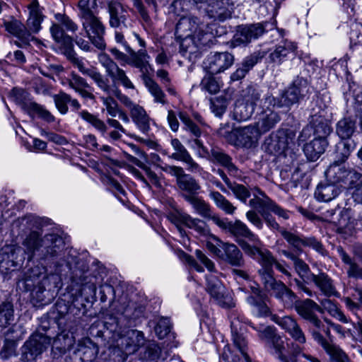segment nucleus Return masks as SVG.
<instances>
[{
  "mask_svg": "<svg viewBox=\"0 0 362 362\" xmlns=\"http://www.w3.org/2000/svg\"><path fill=\"white\" fill-rule=\"evenodd\" d=\"M337 251L342 262L346 265V272L348 278L362 280V267L341 247H338Z\"/></svg>",
  "mask_w": 362,
  "mask_h": 362,
  "instance_id": "f704fd0d",
  "label": "nucleus"
},
{
  "mask_svg": "<svg viewBox=\"0 0 362 362\" xmlns=\"http://www.w3.org/2000/svg\"><path fill=\"white\" fill-rule=\"evenodd\" d=\"M345 185L349 189H354V196L357 199L362 201V173H358L355 169L349 170Z\"/></svg>",
  "mask_w": 362,
  "mask_h": 362,
  "instance_id": "49530a36",
  "label": "nucleus"
},
{
  "mask_svg": "<svg viewBox=\"0 0 362 362\" xmlns=\"http://www.w3.org/2000/svg\"><path fill=\"white\" fill-rule=\"evenodd\" d=\"M107 10L110 15L109 24L112 28L125 25L127 11L117 0L107 1Z\"/></svg>",
  "mask_w": 362,
  "mask_h": 362,
  "instance_id": "7c9ffc66",
  "label": "nucleus"
},
{
  "mask_svg": "<svg viewBox=\"0 0 362 362\" xmlns=\"http://www.w3.org/2000/svg\"><path fill=\"white\" fill-rule=\"evenodd\" d=\"M281 235L286 240L288 244L292 247L293 250L291 251V253H303V251L302 246L303 245L305 236L299 235L298 234L288 231L285 228L284 230H281Z\"/></svg>",
  "mask_w": 362,
  "mask_h": 362,
  "instance_id": "09e8293b",
  "label": "nucleus"
},
{
  "mask_svg": "<svg viewBox=\"0 0 362 362\" xmlns=\"http://www.w3.org/2000/svg\"><path fill=\"white\" fill-rule=\"evenodd\" d=\"M50 33L57 43L59 52L64 54L82 74L89 76L99 88L109 94L111 88L108 79L105 78L97 68L93 66L86 67L83 62L76 57L74 50L72 37L66 35L63 28L57 24H54L50 28Z\"/></svg>",
  "mask_w": 362,
  "mask_h": 362,
  "instance_id": "f257e3e1",
  "label": "nucleus"
},
{
  "mask_svg": "<svg viewBox=\"0 0 362 362\" xmlns=\"http://www.w3.org/2000/svg\"><path fill=\"white\" fill-rule=\"evenodd\" d=\"M79 115L81 117L90 124L93 127H94L98 131L104 134L107 129V127L105 123L98 118L96 115H94L87 110H83L80 112Z\"/></svg>",
  "mask_w": 362,
  "mask_h": 362,
  "instance_id": "6e6d98bb",
  "label": "nucleus"
},
{
  "mask_svg": "<svg viewBox=\"0 0 362 362\" xmlns=\"http://www.w3.org/2000/svg\"><path fill=\"white\" fill-rule=\"evenodd\" d=\"M4 26L8 33L15 36L21 41V42H15V44L18 47L28 45L29 42L34 39V37L30 35L25 25L17 19L5 21Z\"/></svg>",
  "mask_w": 362,
  "mask_h": 362,
  "instance_id": "b1692460",
  "label": "nucleus"
},
{
  "mask_svg": "<svg viewBox=\"0 0 362 362\" xmlns=\"http://www.w3.org/2000/svg\"><path fill=\"white\" fill-rule=\"evenodd\" d=\"M310 87L307 80L298 78L280 95L275 98L270 94L264 96V105H272L273 107L290 108L294 104L303 100L309 93Z\"/></svg>",
  "mask_w": 362,
  "mask_h": 362,
  "instance_id": "20e7f679",
  "label": "nucleus"
},
{
  "mask_svg": "<svg viewBox=\"0 0 362 362\" xmlns=\"http://www.w3.org/2000/svg\"><path fill=\"white\" fill-rule=\"evenodd\" d=\"M179 117L185 125V129L192 134L196 138L188 141V144L197 153L199 158H206L209 156L210 151L204 146L203 142L199 139L202 132L199 127L195 124L189 116L185 113L180 112Z\"/></svg>",
  "mask_w": 362,
  "mask_h": 362,
  "instance_id": "ddd939ff",
  "label": "nucleus"
},
{
  "mask_svg": "<svg viewBox=\"0 0 362 362\" xmlns=\"http://www.w3.org/2000/svg\"><path fill=\"white\" fill-rule=\"evenodd\" d=\"M146 74L144 77V84L147 88L148 92L153 98V101L156 103L161 104L163 105L168 103L166 95L160 86L151 78L146 76Z\"/></svg>",
  "mask_w": 362,
  "mask_h": 362,
  "instance_id": "de8ad7c7",
  "label": "nucleus"
},
{
  "mask_svg": "<svg viewBox=\"0 0 362 362\" xmlns=\"http://www.w3.org/2000/svg\"><path fill=\"white\" fill-rule=\"evenodd\" d=\"M99 0H79L77 7L79 10L78 16L82 21L83 29L91 43L99 49L105 48L104 35L105 28L100 19L93 11L98 7Z\"/></svg>",
  "mask_w": 362,
  "mask_h": 362,
  "instance_id": "f03ea898",
  "label": "nucleus"
},
{
  "mask_svg": "<svg viewBox=\"0 0 362 362\" xmlns=\"http://www.w3.org/2000/svg\"><path fill=\"white\" fill-rule=\"evenodd\" d=\"M314 340L320 344L329 356L330 362H343L349 358L348 355L337 344L327 341L322 334L313 333Z\"/></svg>",
  "mask_w": 362,
  "mask_h": 362,
  "instance_id": "393cba45",
  "label": "nucleus"
},
{
  "mask_svg": "<svg viewBox=\"0 0 362 362\" xmlns=\"http://www.w3.org/2000/svg\"><path fill=\"white\" fill-rule=\"evenodd\" d=\"M321 308H322V313L325 310L328 312L330 315L333 317L337 319L338 320L347 323L348 319L344 315V313L341 311V310L338 308L337 305L334 303L332 300L326 298L321 301Z\"/></svg>",
  "mask_w": 362,
  "mask_h": 362,
  "instance_id": "5fc2aeb1",
  "label": "nucleus"
},
{
  "mask_svg": "<svg viewBox=\"0 0 362 362\" xmlns=\"http://www.w3.org/2000/svg\"><path fill=\"white\" fill-rule=\"evenodd\" d=\"M100 99L108 115L112 117H115L121 110L117 102L111 96L101 97Z\"/></svg>",
  "mask_w": 362,
  "mask_h": 362,
  "instance_id": "774afa93",
  "label": "nucleus"
},
{
  "mask_svg": "<svg viewBox=\"0 0 362 362\" xmlns=\"http://www.w3.org/2000/svg\"><path fill=\"white\" fill-rule=\"evenodd\" d=\"M219 245L223 247V252L220 256L221 259L233 267H241L244 265L243 254L235 245L220 242Z\"/></svg>",
  "mask_w": 362,
  "mask_h": 362,
  "instance_id": "bb28decb",
  "label": "nucleus"
},
{
  "mask_svg": "<svg viewBox=\"0 0 362 362\" xmlns=\"http://www.w3.org/2000/svg\"><path fill=\"white\" fill-rule=\"evenodd\" d=\"M130 115L134 122L142 132H147L150 129V118L145 109L138 105L131 110Z\"/></svg>",
  "mask_w": 362,
  "mask_h": 362,
  "instance_id": "c03bdc74",
  "label": "nucleus"
},
{
  "mask_svg": "<svg viewBox=\"0 0 362 362\" xmlns=\"http://www.w3.org/2000/svg\"><path fill=\"white\" fill-rule=\"evenodd\" d=\"M233 8L231 0H209L204 10L210 18L223 21L231 16Z\"/></svg>",
  "mask_w": 362,
  "mask_h": 362,
  "instance_id": "6ab92c4d",
  "label": "nucleus"
},
{
  "mask_svg": "<svg viewBox=\"0 0 362 362\" xmlns=\"http://www.w3.org/2000/svg\"><path fill=\"white\" fill-rule=\"evenodd\" d=\"M122 349L129 354L137 351L138 348L144 343V336L142 332L130 329L127 336L121 338Z\"/></svg>",
  "mask_w": 362,
  "mask_h": 362,
  "instance_id": "e433bc0d",
  "label": "nucleus"
},
{
  "mask_svg": "<svg viewBox=\"0 0 362 362\" xmlns=\"http://www.w3.org/2000/svg\"><path fill=\"white\" fill-rule=\"evenodd\" d=\"M293 308L303 320L309 322L308 331L313 339V333L322 334L321 332H324L327 335L329 334V329L325 327L324 323L316 315V312L322 313V308L314 300L310 298L298 299Z\"/></svg>",
  "mask_w": 362,
  "mask_h": 362,
  "instance_id": "39448f33",
  "label": "nucleus"
},
{
  "mask_svg": "<svg viewBox=\"0 0 362 362\" xmlns=\"http://www.w3.org/2000/svg\"><path fill=\"white\" fill-rule=\"evenodd\" d=\"M199 29V21L194 16H183L180 18L175 28V35L181 40V47L186 52H193L197 47L195 44V34Z\"/></svg>",
  "mask_w": 362,
  "mask_h": 362,
  "instance_id": "0eeeda50",
  "label": "nucleus"
},
{
  "mask_svg": "<svg viewBox=\"0 0 362 362\" xmlns=\"http://www.w3.org/2000/svg\"><path fill=\"white\" fill-rule=\"evenodd\" d=\"M228 189L231 190L235 197L243 203H246L251 194L250 190L243 185L232 182Z\"/></svg>",
  "mask_w": 362,
  "mask_h": 362,
  "instance_id": "052dcab7",
  "label": "nucleus"
},
{
  "mask_svg": "<svg viewBox=\"0 0 362 362\" xmlns=\"http://www.w3.org/2000/svg\"><path fill=\"white\" fill-rule=\"evenodd\" d=\"M341 193L340 189L334 184H320L315 192V198L320 202H328Z\"/></svg>",
  "mask_w": 362,
  "mask_h": 362,
  "instance_id": "a19ab883",
  "label": "nucleus"
},
{
  "mask_svg": "<svg viewBox=\"0 0 362 362\" xmlns=\"http://www.w3.org/2000/svg\"><path fill=\"white\" fill-rule=\"evenodd\" d=\"M112 82L124 86L125 88L134 89L135 86L127 76L126 72L117 65L108 74Z\"/></svg>",
  "mask_w": 362,
  "mask_h": 362,
  "instance_id": "603ef678",
  "label": "nucleus"
},
{
  "mask_svg": "<svg viewBox=\"0 0 362 362\" xmlns=\"http://www.w3.org/2000/svg\"><path fill=\"white\" fill-rule=\"evenodd\" d=\"M49 343V340L43 336H40L38 339H30L23 346V360L26 362L35 360L37 356L47 349Z\"/></svg>",
  "mask_w": 362,
  "mask_h": 362,
  "instance_id": "412c9836",
  "label": "nucleus"
},
{
  "mask_svg": "<svg viewBox=\"0 0 362 362\" xmlns=\"http://www.w3.org/2000/svg\"><path fill=\"white\" fill-rule=\"evenodd\" d=\"M335 214L334 209L327 210L323 213L325 218L329 222H333L337 224L338 230L340 233L351 235L354 230V221H351L349 218V213L348 210H343L340 215V218L336 221L333 217Z\"/></svg>",
  "mask_w": 362,
  "mask_h": 362,
  "instance_id": "c85d7f7f",
  "label": "nucleus"
},
{
  "mask_svg": "<svg viewBox=\"0 0 362 362\" xmlns=\"http://www.w3.org/2000/svg\"><path fill=\"white\" fill-rule=\"evenodd\" d=\"M231 334L236 353L233 354L229 346L226 345L222 358L228 362H251L247 354V341L245 336V327L239 316L231 319Z\"/></svg>",
  "mask_w": 362,
  "mask_h": 362,
  "instance_id": "7ed1b4c3",
  "label": "nucleus"
},
{
  "mask_svg": "<svg viewBox=\"0 0 362 362\" xmlns=\"http://www.w3.org/2000/svg\"><path fill=\"white\" fill-rule=\"evenodd\" d=\"M181 218L184 221L185 226L194 230L199 235H205L209 233V228L204 221L197 218H193L189 214L188 216H182Z\"/></svg>",
  "mask_w": 362,
  "mask_h": 362,
  "instance_id": "864d4df0",
  "label": "nucleus"
},
{
  "mask_svg": "<svg viewBox=\"0 0 362 362\" xmlns=\"http://www.w3.org/2000/svg\"><path fill=\"white\" fill-rule=\"evenodd\" d=\"M271 292L287 309H292L298 300L296 293L281 281Z\"/></svg>",
  "mask_w": 362,
  "mask_h": 362,
  "instance_id": "c756f323",
  "label": "nucleus"
},
{
  "mask_svg": "<svg viewBox=\"0 0 362 362\" xmlns=\"http://www.w3.org/2000/svg\"><path fill=\"white\" fill-rule=\"evenodd\" d=\"M54 240L56 244L54 247L59 248L62 242L58 235L52 233L42 237L40 232L31 230L23 238L22 246L28 260L31 261L36 255L40 257L42 247H49V243Z\"/></svg>",
  "mask_w": 362,
  "mask_h": 362,
  "instance_id": "423d86ee",
  "label": "nucleus"
},
{
  "mask_svg": "<svg viewBox=\"0 0 362 362\" xmlns=\"http://www.w3.org/2000/svg\"><path fill=\"white\" fill-rule=\"evenodd\" d=\"M260 134L255 126L248 125L235 129L231 133V137L235 139V146L250 148L256 146Z\"/></svg>",
  "mask_w": 362,
  "mask_h": 362,
  "instance_id": "f3484780",
  "label": "nucleus"
},
{
  "mask_svg": "<svg viewBox=\"0 0 362 362\" xmlns=\"http://www.w3.org/2000/svg\"><path fill=\"white\" fill-rule=\"evenodd\" d=\"M184 199L188 202L195 214L204 218L211 220L216 224V218H220L218 215L214 214L211 206L203 198L197 195L183 194Z\"/></svg>",
  "mask_w": 362,
  "mask_h": 362,
  "instance_id": "4be33fe9",
  "label": "nucleus"
},
{
  "mask_svg": "<svg viewBox=\"0 0 362 362\" xmlns=\"http://www.w3.org/2000/svg\"><path fill=\"white\" fill-rule=\"evenodd\" d=\"M209 197L214 202L216 206L225 214L233 215L235 212L236 206L219 192L211 190L209 191Z\"/></svg>",
  "mask_w": 362,
  "mask_h": 362,
  "instance_id": "a18cd8bd",
  "label": "nucleus"
},
{
  "mask_svg": "<svg viewBox=\"0 0 362 362\" xmlns=\"http://www.w3.org/2000/svg\"><path fill=\"white\" fill-rule=\"evenodd\" d=\"M297 47L295 43L285 41L275 47L274 49L269 54L271 62L281 64L291 56H295Z\"/></svg>",
  "mask_w": 362,
  "mask_h": 362,
  "instance_id": "c9c22d12",
  "label": "nucleus"
},
{
  "mask_svg": "<svg viewBox=\"0 0 362 362\" xmlns=\"http://www.w3.org/2000/svg\"><path fill=\"white\" fill-rule=\"evenodd\" d=\"M123 154H124V157L126 158V159H127L129 162L135 164L138 167L143 169L146 172V175L149 177V179L151 180V181L153 183L157 184L158 182V178L156 174L154 172H153L150 169V168L147 167L138 158L130 155L129 153H127L124 151H123Z\"/></svg>",
  "mask_w": 362,
  "mask_h": 362,
  "instance_id": "680f3d73",
  "label": "nucleus"
},
{
  "mask_svg": "<svg viewBox=\"0 0 362 362\" xmlns=\"http://www.w3.org/2000/svg\"><path fill=\"white\" fill-rule=\"evenodd\" d=\"M272 320L288 333L295 342L300 344L306 343L305 334L294 317L291 315L280 317L274 315Z\"/></svg>",
  "mask_w": 362,
  "mask_h": 362,
  "instance_id": "4468645a",
  "label": "nucleus"
},
{
  "mask_svg": "<svg viewBox=\"0 0 362 362\" xmlns=\"http://www.w3.org/2000/svg\"><path fill=\"white\" fill-rule=\"evenodd\" d=\"M170 144L174 152L169 156L172 159L182 161L187 165V170L192 173H201L203 168L193 159L187 149L177 139H173Z\"/></svg>",
  "mask_w": 362,
  "mask_h": 362,
  "instance_id": "a211bd4d",
  "label": "nucleus"
},
{
  "mask_svg": "<svg viewBox=\"0 0 362 362\" xmlns=\"http://www.w3.org/2000/svg\"><path fill=\"white\" fill-rule=\"evenodd\" d=\"M310 280L327 297L337 296L338 292L333 284V280L325 272H320L317 274H311Z\"/></svg>",
  "mask_w": 362,
  "mask_h": 362,
  "instance_id": "473e14b6",
  "label": "nucleus"
},
{
  "mask_svg": "<svg viewBox=\"0 0 362 362\" xmlns=\"http://www.w3.org/2000/svg\"><path fill=\"white\" fill-rule=\"evenodd\" d=\"M216 225L221 228L228 231L233 235L236 237H244L248 238L250 240L254 243V244L261 245L258 236L255 235L248 228V226L241 221L240 220H235L233 221H226L222 218H216Z\"/></svg>",
  "mask_w": 362,
  "mask_h": 362,
  "instance_id": "dca6fc26",
  "label": "nucleus"
},
{
  "mask_svg": "<svg viewBox=\"0 0 362 362\" xmlns=\"http://www.w3.org/2000/svg\"><path fill=\"white\" fill-rule=\"evenodd\" d=\"M177 185L181 191L187 192V194L197 195L201 190L199 182L189 174H186Z\"/></svg>",
  "mask_w": 362,
  "mask_h": 362,
  "instance_id": "8fccbe9b",
  "label": "nucleus"
},
{
  "mask_svg": "<svg viewBox=\"0 0 362 362\" xmlns=\"http://www.w3.org/2000/svg\"><path fill=\"white\" fill-rule=\"evenodd\" d=\"M28 8L29 10V16L25 27L31 35L40 31L44 16L37 0H33L28 6Z\"/></svg>",
  "mask_w": 362,
  "mask_h": 362,
  "instance_id": "2f4dec72",
  "label": "nucleus"
},
{
  "mask_svg": "<svg viewBox=\"0 0 362 362\" xmlns=\"http://www.w3.org/2000/svg\"><path fill=\"white\" fill-rule=\"evenodd\" d=\"M272 269H259V273L267 290L272 291L281 281H276L272 276Z\"/></svg>",
  "mask_w": 362,
  "mask_h": 362,
  "instance_id": "338daca9",
  "label": "nucleus"
},
{
  "mask_svg": "<svg viewBox=\"0 0 362 362\" xmlns=\"http://www.w3.org/2000/svg\"><path fill=\"white\" fill-rule=\"evenodd\" d=\"M356 129V119L351 117L341 119L336 125V133L342 140L351 137Z\"/></svg>",
  "mask_w": 362,
  "mask_h": 362,
  "instance_id": "79ce46f5",
  "label": "nucleus"
},
{
  "mask_svg": "<svg viewBox=\"0 0 362 362\" xmlns=\"http://www.w3.org/2000/svg\"><path fill=\"white\" fill-rule=\"evenodd\" d=\"M11 95L15 102L21 105L30 115L36 114L48 122H52L54 120V116L48 110L30 99V94L26 90L22 88H14L11 92Z\"/></svg>",
  "mask_w": 362,
  "mask_h": 362,
  "instance_id": "9b49d317",
  "label": "nucleus"
},
{
  "mask_svg": "<svg viewBox=\"0 0 362 362\" xmlns=\"http://www.w3.org/2000/svg\"><path fill=\"white\" fill-rule=\"evenodd\" d=\"M13 308L9 302L0 305V326L6 327L13 321Z\"/></svg>",
  "mask_w": 362,
  "mask_h": 362,
  "instance_id": "4d7b16f0",
  "label": "nucleus"
},
{
  "mask_svg": "<svg viewBox=\"0 0 362 362\" xmlns=\"http://www.w3.org/2000/svg\"><path fill=\"white\" fill-rule=\"evenodd\" d=\"M62 84L68 85L69 88L74 89L84 99L93 100L95 98L93 93L86 90L90 88L86 80L74 71L62 81Z\"/></svg>",
  "mask_w": 362,
  "mask_h": 362,
  "instance_id": "cd10ccee",
  "label": "nucleus"
},
{
  "mask_svg": "<svg viewBox=\"0 0 362 362\" xmlns=\"http://www.w3.org/2000/svg\"><path fill=\"white\" fill-rule=\"evenodd\" d=\"M243 92V98L235 103L233 110V118L238 122L246 121L252 117L261 96L259 90L252 86H248Z\"/></svg>",
  "mask_w": 362,
  "mask_h": 362,
  "instance_id": "6e6552de",
  "label": "nucleus"
},
{
  "mask_svg": "<svg viewBox=\"0 0 362 362\" xmlns=\"http://www.w3.org/2000/svg\"><path fill=\"white\" fill-rule=\"evenodd\" d=\"M281 254L293 262L296 272L301 277H303L308 274L310 271L309 266L303 259L299 258V256L301 254L291 253V250H281Z\"/></svg>",
  "mask_w": 362,
  "mask_h": 362,
  "instance_id": "3c124183",
  "label": "nucleus"
},
{
  "mask_svg": "<svg viewBox=\"0 0 362 362\" xmlns=\"http://www.w3.org/2000/svg\"><path fill=\"white\" fill-rule=\"evenodd\" d=\"M327 141L324 139H314L303 147L305 155L311 161H315L325 151Z\"/></svg>",
  "mask_w": 362,
  "mask_h": 362,
  "instance_id": "ea45409f",
  "label": "nucleus"
},
{
  "mask_svg": "<svg viewBox=\"0 0 362 362\" xmlns=\"http://www.w3.org/2000/svg\"><path fill=\"white\" fill-rule=\"evenodd\" d=\"M310 125L313 127V134L315 136V139H326L332 129L327 122V120L320 115L319 112L310 115Z\"/></svg>",
  "mask_w": 362,
  "mask_h": 362,
  "instance_id": "58836bf2",
  "label": "nucleus"
},
{
  "mask_svg": "<svg viewBox=\"0 0 362 362\" xmlns=\"http://www.w3.org/2000/svg\"><path fill=\"white\" fill-rule=\"evenodd\" d=\"M265 28L262 24H252L241 27L235 35V41L240 43H247L257 39L264 33Z\"/></svg>",
  "mask_w": 362,
  "mask_h": 362,
  "instance_id": "72a5a7b5",
  "label": "nucleus"
},
{
  "mask_svg": "<svg viewBox=\"0 0 362 362\" xmlns=\"http://www.w3.org/2000/svg\"><path fill=\"white\" fill-rule=\"evenodd\" d=\"M271 344L273 349L272 354L281 362H285L286 361L290 359L289 357L286 354L284 341L279 335H278L276 337H274L273 341L271 342Z\"/></svg>",
  "mask_w": 362,
  "mask_h": 362,
  "instance_id": "13d9d810",
  "label": "nucleus"
},
{
  "mask_svg": "<svg viewBox=\"0 0 362 362\" xmlns=\"http://www.w3.org/2000/svg\"><path fill=\"white\" fill-rule=\"evenodd\" d=\"M349 170L341 166L340 163L333 162L325 172L327 178L334 183L344 182L349 175Z\"/></svg>",
  "mask_w": 362,
  "mask_h": 362,
  "instance_id": "37998d69",
  "label": "nucleus"
},
{
  "mask_svg": "<svg viewBox=\"0 0 362 362\" xmlns=\"http://www.w3.org/2000/svg\"><path fill=\"white\" fill-rule=\"evenodd\" d=\"M272 200L267 196L259 197L254 194L253 198L249 201V206L254 209L259 211L268 210L270 207Z\"/></svg>",
  "mask_w": 362,
  "mask_h": 362,
  "instance_id": "0e129e2a",
  "label": "nucleus"
},
{
  "mask_svg": "<svg viewBox=\"0 0 362 362\" xmlns=\"http://www.w3.org/2000/svg\"><path fill=\"white\" fill-rule=\"evenodd\" d=\"M238 243L247 255L257 259L262 266V269H272V267L276 260L271 252L267 250H260L259 245L255 244V245L252 246L245 240H240Z\"/></svg>",
  "mask_w": 362,
  "mask_h": 362,
  "instance_id": "aec40b11",
  "label": "nucleus"
},
{
  "mask_svg": "<svg viewBox=\"0 0 362 362\" xmlns=\"http://www.w3.org/2000/svg\"><path fill=\"white\" fill-rule=\"evenodd\" d=\"M252 327L257 331L258 337L260 339L264 341H273L274 337H276L278 334H276V329L271 326L265 327L263 324H259L255 326L253 324Z\"/></svg>",
  "mask_w": 362,
  "mask_h": 362,
  "instance_id": "e2e57ef3",
  "label": "nucleus"
},
{
  "mask_svg": "<svg viewBox=\"0 0 362 362\" xmlns=\"http://www.w3.org/2000/svg\"><path fill=\"white\" fill-rule=\"evenodd\" d=\"M296 133L292 129H279L270 135L264 142L265 151L273 155L281 154L293 143Z\"/></svg>",
  "mask_w": 362,
  "mask_h": 362,
  "instance_id": "9d476101",
  "label": "nucleus"
},
{
  "mask_svg": "<svg viewBox=\"0 0 362 362\" xmlns=\"http://www.w3.org/2000/svg\"><path fill=\"white\" fill-rule=\"evenodd\" d=\"M125 49L129 54V56L120 52L117 48H112L110 51L115 56V59L124 61L127 64L139 69L143 75L148 74L149 69H151V65L149 64L150 56L146 50L141 49L135 52L129 46H127Z\"/></svg>",
  "mask_w": 362,
  "mask_h": 362,
  "instance_id": "1a4fd4ad",
  "label": "nucleus"
},
{
  "mask_svg": "<svg viewBox=\"0 0 362 362\" xmlns=\"http://www.w3.org/2000/svg\"><path fill=\"white\" fill-rule=\"evenodd\" d=\"M234 62V57L228 52L211 53L204 62L205 70L211 75L223 72Z\"/></svg>",
  "mask_w": 362,
  "mask_h": 362,
  "instance_id": "2eb2a0df",
  "label": "nucleus"
},
{
  "mask_svg": "<svg viewBox=\"0 0 362 362\" xmlns=\"http://www.w3.org/2000/svg\"><path fill=\"white\" fill-rule=\"evenodd\" d=\"M48 279V277L44 275L42 272V269L40 267H35L29 269L24 274L23 279V284H25V289L30 291L33 289L36 285H39V292L42 293L43 290L40 286L41 280L45 284Z\"/></svg>",
  "mask_w": 362,
  "mask_h": 362,
  "instance_id": "4c0bfd02",
  "label": "nucleus"
},
{
  "mask_svg": "<svg viewBox=\"0 0 362 362\" xmlns=\"http://www.w3.org/2000/svg\"><path fill=\"white\" fill-rule=\"evenodd\" d=\"M206 291L218 305L225 308L235 306V303L232 297L226 293L224 286L216 276L208 275L206 276Z\"/></svg>",
  "mask_w": 362,
  "mask_h": 362,
  "instance_id": "f8f14e48",
  "label": "nucleus"
},
{
  "mask_svg": "<svg viewBox=\"0 0 362 362\" xmlns=\"http://www.w3.org/2000/svg\"><path fill=\"white\" fill-rule=\"evenodd\" d=\"M201 88L210 94H216L219 91L220 86L216 78L210 74L203 78L200 83Z\"/></svg>",
  "mask_w": 362,
  "mask_h": 362,
  "instance_id": "69168bd1",
  "label": "nucleus"
},
{
  "mask_svg": "<svg viewBox=\"0 0 362 362\" xmlns=\"http://www.w3.org/2000/svg\"><path fill=\"white\" fill-rule=\"evenodd\" d=\"M270 107H272V105H264V102L262 111L259 114L255 127L261 134L269 132L281 120L279 114L271 109Z\"/></svg>",
  "mask_w": 362,
  "mask_h": 362,
  "instance_id": "5701e85b",
  "label": "nucleus"
},
{
  "mask_svg": "<svg viewBox=\"0 0 362 362\" xmlns=\"http://www.w3.org/2000/svg\"><path fill=\"white\" fill-rule=\"evenodd\" d=\"M206 159L225 168L230 175L237 176L238 175V168L233 163L231 157L217 147L211 148L209 156Z\"/></svg>",
  "mask_w": 362,
  "mask_h": 362,
  "instance_id": "a878e982",
  "label": "nucleus"
},
{
  "mask_svg": "<svg viewBox=\"0 0 362 362\" xmlns=\"http://www.w3.org/2000/svg\"><path fill=\"white\" fill-rule=\"evenodd\" d=\"M351 146L349 141H341L336 145L335 158L334 162L343 163H344L351 152Z\"/></svg>",
  "mask_w": 362,
  "mask_h": 362,
  "instance_id": "bf43d9fd",
  "label": "nucleus"
}]
</instances>
